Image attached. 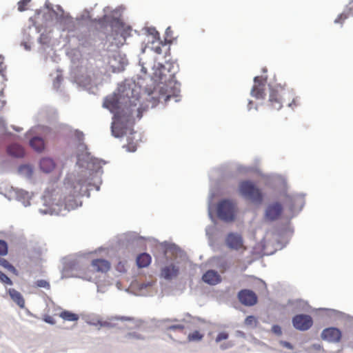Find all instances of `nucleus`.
<instances>
[{"instance_id": "obj_1", "label": "nucleus", "mask_w": 353, "mask_h": 353, "mask_svg": "<svg viewBox=\"0 0 353 353\" xmlns=\"http://www.w3.org/2000/svg\"><path fill=\"white\" fill-rule=\"evenodd\" d=\"M152 79L163 85L160 87L159 99L167 102L174 95L172 85L174 82V72H171L165 65L158 63L154 66Z\"/></svg>"}, {"instance_id": "obj_2", "label": "nucleus", "mask_w": 353, "mask_h": 353, "mask_svg": "<svg viewBox=\"0 0 353 353\" xmlns=\"http://www.w3.org/2000/svg\"><path fill=\"white\" fill-rule=\"evenodd\" d=\"M134 101H138V98H136L133 101L130 100V105H127V102H125V105H123L119 100V96L114 94L108 96L105 98L103 102V106L114 114L113 119L117 121L123 119V118L125 120H129V118L132 116L134 110L132 106L137 105Z\"/></svg>"}, {"instance_id": "obj_3", "label": "nucleus", "mask_w": 353, "mask_h": 353, "mask_svg": "<svg viewBox=\"0 0 353 353\" xmlns=\"http://www.w3.org/2000/svg\"><path fill=\"white\" fill-rule=\"evenodd\" d=\"M90 185V183L88 182L87 179L81 178L68 188V195L64 197L63 201L65 208L68 210L77 208L79 203L77 198L88 194Z\"/></svg>"}, {"instance_id": "obj_4", "label": "nucleus", "mask_w": 353, "mask_h": 353, "mask_svg": "<svg viewBox=\"0 0 353 353\" xmlns=\"http://www.w3.org/2000/svg\"><path fill=\"white\" fill-rule=\"evenodd\" d=\"M239 191L243 196L254 203L260 204L263 200L261 190L252 181H241L239 184Z\"/></svg>"}, {"instance_id": "obj_5", "label": "nucleus", "mask_w": 353, "mask_h": 353, "mask_svg": "<svg viewBox=\"0 0 353 353\" xmlns=\"http://www.w3.org/2000/svg\"><path fill=\"white\" fill-rule=\"evenodd\" d=\"M290 93L281 86L272 87L270 89L269 99L267 106L270 110H279L283 107L284 97Z\"/></svg>"}, {"instance_id": "obj_6", "label": "nucleus", "mask_w": 353, "mask_h": 353, "mask_svg": "<svg viewBox=\"0 0 353 353\" xmlns=\"http://www.w3.org/2000/svg\"><path fill=\"white\" fill-rule=\"evenodd\" d=\"M216 212L218 217L221 220L225 222H231L235 219L236 206L232 201L224 199L218 203Z\"/></svg>"}, {"instance_id": "obj_7", "label": "nucleus", "mask_w": 353, "mask_h": 353, "mask_svg": "<svg viewBox=\"0 0 353 353\" xmlns=\"http://www.w3.org/2000/svg\"><path fill=\"white\" fill-rule=\"evenodd\" d=\"M130 27L125 26L123 23L117 22L113 27L112 32V45L117 47L122 46L125 43L126 38L130 35Z\"/></svg>"}, {"instance_id": "obj_8", "label": "nucleus", "mask_w": 353, "mask_h": 353, "mask_svg": "<svg viewBox=\"0 0 353 353\" xmlns=\"http://www.w3.org/2000/svg\"><path fill=\"white\" fill-rule=\"evenodd\" d=\"M267 79L263 77H255L254 79V85L251 90V95L257 99H263L265 95V84Z\"/></svg>"}, {"instance_id": "obj_9", "label": "nucleus", "mask_w": 353, "mask_h": 353, "mask_svg": "<svg viewBox=\"0 0 353 353\" xmlns=\"http://www.w3.org/2000/svg\"><path fill=\"white\" fill-rule=\"evenodd\" d=\"M293 326L299 330L305 331L313 325L312 318L307 314H297L292 319Z\"/></svg>"}, {"instance_id": "obj_10", "label": "nucleus", "mask_w": 353, "mask_h": 353, "mask_svg": "<svg viewBox=\"0 0 353 353\" xmlns=\"http://www.w3.org/2000/svg\"><path fill=\"white\" fill-rule=\"evenodd\" d=\"M283 205L276 201L269 204L265 212V218L270 221L278 220L283 213Z\"/></svg>"}, {"instance_id": "obj_11", "label": "nucleus", "mask_w": 353, "mask_h": 353, "mask_svg": "<svg viewBox=\"0 0 353 353\" xmlns=\"http://www.w3.org/2000/svg\"><path fill=\"white\" fill-rule=\"evenodd\" d=\"M226 245L232 250H240L243 252L246 250V247L243 244V238L240 234L236 233H230L225 239Z\"/></svg>"}, {"instance_id": "obj_12", "label": "nucleus", "mask_w": 353, "mask_h": 353, "mask_svg": "<svg viewBox=\"0 0 353 353\" xmlns=\"http://www.w3.org/2000/svg\"><path fill=\"white\" fill-rule=\"evenodd\" d=\"M240 302L247 306H252L256 303L257 296L256 294L250 290H242L238 294Z\"/></svg>"}, {"instance_id": "obj_13", "label": "nucleus", "mask_w": 353, "mask_h": 353, "mask_svg": "<svg viewBox=\"0 0 353 353\" xmlns=\"http://www.w3.org/2000/svg\"><path fill=\"white\" fill-rule=\"evenodd\" d=\"M341 332L336 327L325 328L321 332L322 339L329 342H339L341 339Z\"/></svg>"}, {"instance_id": "obj_14", "label": "nucleus", "mask_w": 353, "mask_h": 353, "mask_svg": "<svg viewBox=\"0 0 353 353\" xmlns=\"http://www.w3.org/2000/svg\"><path fill=\"white\" fill-rule=\"evenodd\" d=\"M92 266L97 272H107L110 269V263L108 261L102 259L92 261Z\"/></svg>"}, {"instance_id": "obj_15", "label": "nucleus", "mask_w": 353, "mask_h": 353, "mask_svg": "<svg viewBox=\"0 0 353 353\" xmlns=\"http://www.w3.org/2000/svg\"><path fill=\"white\" fill-rule=\"evenodd\" d=\"M203 281L210 285H216L221 281V276L214 270H208L202 276Z\"/></svg>"}, {"instance_id": "obj_16", "label": "nucleus", "mask_w": 353, "mask_h": 353, "mask_svg": "<svg viewBox=\"0 0 353 353\" xmlns=\"http://www.w3.org/2000/svg\"><path fill=\"white\" fill-rule=\"evenodd\" d=\"M131 120V117L129 118V120H125L124 118L121 120H117L114 119V121L112 123V133L115 137H121L123 135V129L120 127L121 124L125 123L130 122Z\"/></svg>"}, {"instance_id": "obj_17", "label": "nucleus", "mask_w": 353, "mask_h": 353, "mask_svg": "<svg viewBox=\"0 0 353 353\" xmlns=\"http://www.w3.org/2000/svg\"><path fill=\"white\" fill-rule=\"evenodd\" d=\"M8 293L10 295L11 299L20 307L24 308L25 300L22 294L14 288H10L8 290Z\"/></svg>"}, {"instance_id": "obj_18", "label": "nucleus", "mask_w": 353, "mask_h": 353, "mask_svg": "<svg viewBox=\"0 0 353 353\" xmlns=\"http://www.w3.org/2000/svg\"><path fill=\"white\" fill-rule=\"evenodd\" d=\"M7 153L10 156L17 158H21L24 156L25 151L21 145L17 143H13L8 146Z\"/></svg>"}, {"instance_id": "obj_19", "label": "nucleus", "mask_w": 353, "mask_h": 353, "mask_svg": "<svg viewBox=\"0 0 353 353\" xmlns=\"http://www.w3.org/2000/svg\"><path fill=\"white\" fill-rule=\"evenodd\" d=\"M179 268L173 264L163 268L161 270L162 276L166 279H170L175 277L179 274Z\"/></svg>"}, {"instance_id": "obj_20", "label": "nucleus", "mask_w": 353, "mask_h": 353, "mask_svg": "<svg viewBox=\"0 0 353 353\" xmlns=\"http://www.w3.org/2000/svg\"><path fill=\"white\" fill-rule=\"evenodd\" d=\"M136 261L139 268H146L151 263L152 257L148 253H141L137 256Z\"/></svg>"}, {"instance_id": "obj_21", "label": "nucleus", "mask_w": 353, "mask_h": 353, "mask_svg": "<svg viewBox=\"0 0 353 353\" xmlns=\"http://www.w3.org/2000/svg\"><path fill=\"white\" fill-rule=\"evenodd\" d=\"M54 166L53 160L50 158H43L40 161V168L44 172H50Z\"/></svg>"}, {"instance_id": "obj_22", "label": "nucleus", "mask_w": 353, "mask_h": 353, "mask_svg": "<svg viewBox=\"0 0 353 353\" xmlns=\"http://www.w3.org/2000/svg\"><path fill=\"white\" fill-rule=\"evenodd\" d=\"M134 132H131L130 135L127 138V144L123 145V148L128 152H134L137 148V141L134 137Z\"/></svg>"}, {"instance_id": "obj_23", "label": "nucleus", "mask_w": 353, "mask_h": 353, "mask_svg": "<svg viewBox=\"0 0 353 353\" xmlns=\"http://www.w3.org/2000/svg\"><path fill=\"white\" fill-rule=\"evenodd\" d=\"M30 146L37 152H41L44 149V141L40 137H33L30 141Z\"/></svg>"}, {"instance_id": "obj_24", "label": "nucleus", "mask_w": 353, "mask_h": 353, "mask_svg": "<svg viewBox=\"0 0 353 353\" xmlns=\"http://www.w3.org/2000/svg\"><path fill=\"white\" fill-rule=\"evenodd\" d=\"M59 316L66 321H77L79 319L78 314L68 310H63L59 314Z\"/></svg>"}, {"instance_id": "obj_25", "label": "nucleus", "mask_w": 353, "mask_h": 353, "mask_svg": "<svg viewBox=\"0 0 353 353\" xmlns=\"http://www.w3.org/2000/svg\"><path fill=\"white\" fill-rule=\"evenodd\" d=\"M0 265L7 269L8 271L18 275V271L17 269L11 265L6 259L0 257Z\"/></svg>"}, {"instance_id": "obj_26", "label": "nucleus", "mask_w": 353, "mask_h": 353, "mask_svg": "<svg viewBox=\"0 0 353 353\" xmlns=\"http://www.w3.org/2000/svg\"><path fill=\"white\" fill-rule=\"evenodd\" d=\"M204 334L201 333L198 330H195L191 333H190L188 336V341H200L203 338Z\"/></svg>"}, {"instance_id": "obj_27", "label": "nucleus", "mask_w": 353, "mask_h": 353, "mask_svg": "<svg viewBox=\"0 0 353 353\" xmlns=\"http://www.w3.org/2000/svg\"><path fill=\"white\" fill-rule=\"evenodd\" d=\"M257 323V319L254 316H248L245 320V324L248 326L256 327Z\"/></svg>"}, {"instance_id": "obj_28", "label": "nucleus", "mask_w": 353, "mask_h": 353, "mask_svg": "<svg viewBox=\"0 0 353 353\" xmlns=\"http://www.w3.org/2000/svg\"><path fill=\"white\" fill-rule=\"evenodd\" d=\"M116 270L121 273L125 272L127 271V261H119L116 265Z\"/></svg>"}, {"instance_id": "obj_29", "label": "nucleus", "mask_w": 353, "mask_h": 353, "mask_svg": "<svg viewBox=\"0 0 353 353\" xmlns=\"http://www.w3.org/2000/svg\"><path fill=\"white\" fill-rule=\"evenodd\" d=\"M35 285L38 288H43L47 290H49L50 288V285L49 282L43 279L37 280L35 282Z\"/></svg>"}, {"instance_id": "obj_30", "label": "nucleus", "mask_w": 353, "mask_h": 353, "mask_svg": "<svg viewBox=\"0 0 353 353\" xmlns=\"http://www.w3.org/2000/svg\"><path fill=\"white\" fill-rule=\"evenodd\" d=\"M30 0H21L18 3V10L20 12H23L27 10V6H28Z\"/></svg>"}, {"instance_id": "obj_31", "label": "nucleus", "mask_w": 353, "mask_h": 353, "mask_svg": "<svg viewBox=\"0 0 353 353\" xmlns=\"http://www.w3.org/2000/svg\"><path fill=\"white\" fill-rule=\"evenodd\" d=\"M0 281L4 284L12 285V280L3 272L0 271Z\"/></svg>"}, {"instance_id": "obj_32", "label": "nucleus", "mask_w": 353, "mask_h": 353, "mask_svg": "<svg viewBox=\"0 0 353 353\" xmlns=\"http://www.w3.org/2000/svg\"><path fill=\"white\" fill-rule=\"evenodd\" d=\"M94 325H99L100 327H111L112 325L110 322L103 320H97L96 322L92 323Z\"/></svg>"}, {"instance_id": "obj_33", "label": "nucleus", "mask_w": 353, "mask_h": 353, "mask_svg": "<svg viewBox=\"0 0 353 353\" xmlns=\"http://www.w3.org/2000/svg\"><path fill=\"white\" fill-rule=\"evenodd\" d=\"M8 253V245L6 241L0 240V255H6Z\"/></svg>"}, {"instance_id": "obj_34", "label": "nucleus", "mask_w": 353, "mask_h": 353, "mask_svg": "<svg viewBox=\"0 0 353 353\" xmlns=\"http://www.w3.org/2000/svg\"><path fill=\"white\" fill-rule=\"evenodd\" d=\"M349 17V14L343 12L338 16V17L334 20V23H343L345 19H347Z\"/></svg>"}, {"instance_id": "obj_35", "label": "nucleus", "mask_w": 353, "mask_h": 353, "mask_svg": "<svg viewBox=\"0 0 353 353\" xmlns=\"http://www.w3.org/2000/svg\"><path fill=\"white\" fill-rule=\"evenodd\" d=\"M284 204L288 205L291 209L294 207V198L292 196L286 195L283 201Z\"/></svg>"}, {"instance_id": "obj_36", "label": "nucleus", "mask_w": 353, "mask_h": 353, "mask_svg": "<svg viewBox=\"0 0 353 353\" xmlns=\"http://www.w3.org/2000/svg\"><path fill=\"white\" fill-rule=\"evenodd\" d=\"M19 171L21 172H27L29 176H30L32 174V170L31 167L28 165H23L20 166Z\"/></svg>"}, {"instance_id": "obj_37", "label": "nucleus", "mask_w": 353, "mask_h": 353, "mask_svg": "<svg viewBox=\"0 0 353 353\" xmlns=\"http://www.w3.org/2000/svg\"><path fill=\"white\" fill-rule=\"evenodd\" d=\"M184 328H185V326L183 325L178 324V325H172L168 326L167 327V330H177L179 332H183Z\"/></svg>"}, {"instance_id": "obj_38", "label": "nucleus", "mask_w": 353, "mask_h": 353, "mask_svg": "<svg viewBox=\"0 0 353 353\" xmlns=\"http://www.w3.org/2000/svg\"><path fill=\"white\" fill-rule=\"evenodd\" d=\"M228 336H229V335H228V334L227 332H220V333L217 335V336H216V338L215 341H216V343H219V342H221V341H223V340H226V339H228Z\"/></svg>"}, {"instance_id": "obj_39", "label": "nucleus", "mask_w": 353, "mask_h": 353, "mask_svg": "<svg viewBox=\"0 0 353 353\" xmlns=\"http://www.w3.org/2000/svg\"><path fill=\"white\" fill-rule=\"evenodd\" d=\"M4 57L0 55V74L4 76V72L6 70V66L4 65Z\"/></svg>"}, {"instance_id": "obj_40", "label": "nucleus", "mask_w": 353, "mask_h": 353, "mask_svg": "<svg viewBox=\"0 0 353 353\" xmlns=\"http://www.w3.org/2000/svg\"><path fill=\"white\" fill-rule=\"evenodd\" d=\"M43 321L49 324H51V325H54L55 324V321L54 319H53V317H52L50 315H45L43 316Z\"/></svg>"}, {"instance_id": "obj_41", "label": "nucleus", "mask_w": 353, "mask_h": 353, "mask_svg": "<svg viewBox=\"0 0 353 353\" xmlns=\"http://www.w3.org/2000/svg\"><path fill=\"white\" fill-rule=\"evenodd\" d=\"M272 330L275 334L278 335H281L282 334L281 328L279 325H273Z\"/></svg>"}, {"instance_id": "obj_42", "label": "nucleus", "mask_w": 353, "mask_h": 353, "mask_svg": "<svg viewBox=\"0 0 353 353\" xmlns=\"http://www.w3.org/2000/svg\"><path fill=\"white\" fill-rule=\"evenodd\" d=\"M281 344L282 346L289 349V350H292L293 349V346L292 345L289 343V342H287V341H281Z\"/></svg>"}, {"instance_id": "obj_43", "label": "nucleus", "mask_w": 353, "mask_h": 353, "mask_svg": "<svg viewBox=\"0 0 353 353\" xmlns=\"http://www.w3.org/2000/svg\"><path fill=\"white\" fill-rule=\"evenodd\" d=\"M125 337L128 339H140V336L139 335L135 334V333H128Z\"/></svg>"}, {"instance_id": "obj_44", "label": "nucleus", "mask_w": 353, "mask_h": 353, "mask_svg": "<svg viewBox=\"0 0 353 353\" xmlns=\"http://www.w3.org/2000/svg\"><path fill=\"white\" fill-rule=\"evenodd\" d=\"M151 34L154 36V38L155 39H158V40L160 39L159 33L154 29L152 30V32H151Z\"/></svg>"}, {"instance_id": "obj_45", "label": "nucleus", "mask_w": 353, "mask_h": 353, "mask_svg": "<svg viewBox=\"0 0 353 353\" xmlns=\"http://www.w3.org/2000/svg\"><path fill=\"white\" fill-rule=\"evenodd\" d=\"M288 105L289 107L292 108L294 107L297 106L298 103H296V99H293L291 103H289Z\"/></svg>"}, {"instance_id": "obj_46", "label": "nucleus", "mask_w": 353, "mask_h": 353, "mask_svg": "<svg viewBox=\"0 0 353 353\" xmlns=\"http://www.w3.org/2000/svg\"><path fill=\"white\" fill-rule=\"evenodd\" d=\"M116 319L121 321H130L132 319V318L125 316L117 317Z\"/></svg>"}, {"instance_id": "obj_47", "label": "nucleus", "mask_w": 353, "mask_h": 353, "mask_svg": "<svg viewBox=\"0 0 353 353\" xmlns=\"http://www.w3.org/2000/svg\"><path fill=\"white\" fill-rule=\"evenodd\" d=\"M154 52L157 54H161V48L160 46H157V47H155L154 48Z\"/></svg>"}, {"instance_id": "obj_48", "label": "nucleus", "mask_w": 353, "mask_h": 353, "mask_svg": "<svg viewBox=\"0 0 353 353\" xmlns=\"http://www.w3.org/2000/svg\"><path fill=\"white\" fill-rule=\"evenodd\" d=\"M6 105V101L0 99V110L4 107Z\"/></svg>"}, {"instance_id": "obj_49", "label": "nucleus", "mask_w": 353, "mask_h": 353, "mask_svg": "<svg viewBox=\"0 0 353 353\" xmlns=\"http://www.w3.org/2000/svg\"><path fill=\"white\" fill-rule=\"evenodd\" d=\"M67 272H68L67 268L65 267L63 270V276H65V277L69 276V275L68 274Z\"/></svg>"}, {"instance_id": "obj_50", "label": "nucleus", "mask_w": 353, "mask_h": 353, "mask_svg": "<svg viewBox=\"0 0 353 353\" xmlns=\"http://www.w3.org/2000/svg\"><path fill=\"white\" fill-rule=\"evenodd\" d=\"M22 45L24 46V48L26 50H30V47L26 43H22Z\"/></svg>"}, {"instance_id": "obj_51", "label": "nucleus", "mask_w": 353, "mask_h": 353, "mask_svg": "<svg viewBox=\"0 0 353 353\" xmlns=\"http://www.w3.org/2000/svg\"><path fill=\"white\" fill-rule=\"evenodd\" d=\"M137 112H138L137 117H139V119H141V117H142V114H141V112H140L139 108V109H137Z\"/></svg>"}, {"instance_id": "obj_52", "label": "nucleus", "mask_w": 353, "mask_h": 353, "mask_svg": "<svg viewBox=\"0 0 353 353\" xmlns=\"http://www.w3.org/2000/svg\"><path fill=\"white\" fill-rule=\"evenodd\" d=\"M252 104H253V102L252 101H250L249 103H248V108H249V110H250L252 108Z\"/></svg>"}, {"instance_id": "obj_53", "label": "nucleus", "mask_w": 353, "mask_h": 353, "mask_svg": "<svg viewBox=\"0 0 353 353\" xmlns=\"http://www.w3.org/2000/svg\"><path fill=\"white\" fill-rule=\"evenodd\" d=\"M98 21H99V23H101L103 22V20L102 19H99Z\"/></svg>"}, {"instance_id": "obj_54", "label": "nucleus", "mask_w": 353, "mask_h": 353, "mask_svg": "<svg viewBox=\"0 0 353 353\" xmlns=\"http://www.w3.org/2000/svg\"><path fill=\"white\" fill-rule=\"evenodd\" d=\"M0 92H1V94L3 93V88L1 90Z\"/></svg>"}]
</instances>
